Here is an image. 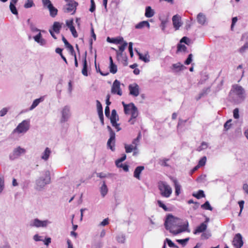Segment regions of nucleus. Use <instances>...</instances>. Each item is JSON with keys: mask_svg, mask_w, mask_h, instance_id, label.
<instances>
[{"mask_svg": "<svg viewBox=\"0 0 248 248\" xmlns=\"http://www.w3.org/2000/svg\"><path fill=\"white\" fill-rule=\"evenodd\" d=\"M144 169L143 166H139L137 167L134 171V177L138 180L140 179V174L142 171Z\"/></svg>", "mask_w": 248, "mask_h": 248, "instance_id": "25", "label": "nucleus"}, {"mask_svg": "<svg viewBox=\"0 0 248 248\" xmlns=\"http://www.w3.org/2000/svg\"><path fill=\"white\" fill-rule=\"evenodd\" d=\"M51 222L48 220H41L36 218L31 220L30 223L31 227H34L36 228L39 227H46L48 224H50Z\"/></svg>", "mask_w": 248, "mask_h": 248, "instance_id": "6", "label": "nucleus"}, {"mask_svg": "<svg viewBox=\"0 0 248 248\" xmlns=\"http://www.w3.org/2000/svg\"><path fill=\"white\" fill-rule=\"evenodd\" d=\"M34 40L40 46H44L46 44V41L43 38L41 31L33 37Z\"/></svg>", "mask_w": 248, "mask_h": 248, "instance_id": "19", "label": "nucleus"}, {"mask_svg": "<svg viewBox=\"0 0 248 248\" xmlns=\"http://www.w3.org/2000/svg\"><path fill=\"white\" fill-rule=\"evenodd\" d=\"M44 100V98L43 96H41L39 98L35 99L34 100H33L32 104L29 108V110H33L40 103L43 102Z\"/></svg>", "mask_w": 248, "mask_h": 248, "instance_id": "30", "label": "nucleus"}, {"mask_svg": "<svg viewBox=\"0 0 248 248\" xmlns=\"http://www.w3.org/2000/svg\"><path fill=\"white\" fill-rule=\"evenodd\" d=\"M62 23H61L58 21H55L52 26L51 29L56 33L58 34L60 33V31L62 28Z\"/></svg>", "mask_w": 248, "mask_h": 248, "instance_id": "26", "label": "nucleus"}, {"mask_svg": "<svg viewBox=\"0 0 248 248\" xmlns=\"http://www.w3.org/2000/svg\"><path fill=\"white\" fill-rule=\"evenodd\" d=\"M62 41L64 44L65 47L68 49L71 55H75V51L74 47L68 42L64 36H62Z\"/></svg>", "mask_w": 248, "mask_h": 248, "instance_id": "22", "label": "nucleus"}, {"mask_svg": "<svg viewBox=\"0 0 248 248\" xmlns=\"http://www.w3.org/2000/svg\"><path fill=\"white\" fill-rule=\"evenodd\" d=\"M181 224L180 222H178L177 225L179 227V228L176 230H171V233L174 235H176L179 233H180L183 232H189L190 230L188 229V223L187 221L186 224H184L183 225H180Z\"/></svg>", "mask_w": 248, "mask_h": 248, "instance_id": "12", "label": "nucleus"}, {"mask_svg": "<svg viewBox=\"0 0 248 248\" xmlns=\"http://www.w3.org/2000/svg\"><path fill=\"white\" fill-rule=\"evenodd\" d=\"M132 111L131 112V117L128 120V122L131 124H134L135 122V119L138 116V110L137 108L135 105H132Z\"/></svg>", "mask_w": 248, "mask_h": 248, "instance_id": "17", "label": "nucleus"}, {"mask_svg": "<svg viewBox=\"0 0 248 248\" xmlns=\"http://www.w3.org/2000/svg\"><path fill=\"white\" fill-rule=\"evenodd\" d=\"M109 71L111 73H112L113 74H115L117 72V66L114 63H112V64H109Z\"/></svg>", "mask_w": 248, "mask_h": 248, "instance_id": "45", "label": "nucleus"}, {"mask_svg": "<svg viewBox=\"0 0 248 248\" xmlns=\"http://www.w3.org/2000/svg\"><path fill=\"white\" fill-rule=\"evenodd\" d=\"M70 107L68 106H64L61 111L62 118L61 123H64L67 122L70 117Z\"/></svg>", "mask_w": 248, "mask_h": 248, "instance_id": "9", "label": "nucleus"}, {"mask_svg": "<svg viewBox=\"0 0 248 248\" xmlns=\"http://www.w3.org/2000/svg\"><path fill=\"white\" fill-rule=\"evenodd\" d=\"M135 50L137 53L138 55L139 56V59L144 62H148L150 61L149 60V56L148 55V54H145L143 55L140 52H139L136 48L135 49Z\"/></svg>", "mask_w": 248, "mask_h": 248, "instance_id": "36", "label": "nucleus"}, {"mask_svg": "<svg viewBox=\"0 0 248 248\" xmlns=\"http://www.w3.org/2000/svg\"><path fill=\"white\" fill-rule=\"evenodd\" d=\"M211 91L210 87L203 88L202 91L200 93L203 97L207 95Z\"/></svg>", "mask_w": 248, "mask_h": 248, "instance_id": "51", "label": "nucleus"}, {"mask_svg": "<svg viewBox=\"0 0 248 248\" xmlns=\"http://www.w3.org/2000/svg\"><path fill=\"white\" fill-rule=\"evenodd\" d=\"M186 69V67L182 64L181 62H177L175 64H173L171 66V70L176 73H179Z\"/></svg>", "mask_w": 248, "mask_h": 248, "instance_id": "20", "label": "nucleus"}, {"mask_svg": "<svg viewBox=\"0 0 248 248\" xmlns=\"http://www.w3.org/2000/svg\"><path fill=\"white\" fill-rule=\"evenodd\" d=\"M232 121V119H229V120H227L225 123V124H224V130L227 131L231 128V125H232V124L231 123Z\"/></svg>", "mask_w": 248, "mask_h": 248, "instance_id": "52", "label": "nucleus"}, {"mask_svg": "<svg viewBox=\"0 0 248 248\" xmlns=\"http://www.w3.org/2000/svg\"><path fill=\"white\" fill-rule=\"evenodd\" d=\"M207 226L205 222H202L200 225L197 226L193 232L194 234H197L201 232H203L207 229Z\"/></svg>", "mask_w": 248, "mask_h": 248, "instance_id": "24", "label": "nucleus"}, {"mask_svg": "<svg viewBox=\"0 0 248 248\" xmlns=\"http://www.w3.org/2000/svg\"><path fill=\"white\" fill-rule=\"evenodd\" d=\"M166 244L168 245L169 247L170 248V239L169 238H166L164 241V243L162 248H166Z\"/></svg>", "mask_w": 248, "mask_h": 248, "instance_id": "62", "label": "nucleus"}, {"mask_svg": "<svg viewBox=\"0 0 248 248\" xmlns=\"http://www.w3.org/2000/svg\"><path fill=\"white\" fill-rule=\"evenodd\" d=\"M206 161V157L205 156H204L202 157L200 160L198 162V166H199L200 168L201 167H202L205 165Z\"/></svg>", "mask_w": 248, "mask_h": 248, "instance_id": "50", "label": "nucleus"}, {"mask_svg": "<svg viewBox=\"0 0 248 248\" xmlns=\"http://www.w3.org/2000/svg\"><path fill=\"white\" fill-rule=\"evenodd\" d=\"M107 129L109 133V138L107 141V147L112 151L115 150V133L109 125L107 126Z\"/></svg>", "mask_w": 248, "mask_h": 248, "instance_id": "4", "label": "nucleus"}, {"mask_svg": "<svg viewBox=\"0 0 248 248\" xmlns=\"http://www.w3.org/2000/svg\"><path fill=\"white\" fill-rule=\"evenodd\" d=\"M78 3L73 0H70L64 8V12L67 13L72 12V14H74L76 11L77 7L78 6Z\"/></svg>", "mask_w": 248, "mask_h": 248, "instance_id": "8", "label": "nucleus"}, {"mask_svg": "<svg viewBox=\"0 0 248 248\" xmlns=\"http://www.w3.org/2000/svg\"><path fill=\"white\" fill-rule=\"evenodd\" d=\"M209 78L208 75L206 73L202 74L200 81L201 84H203Z\"/></svg>", "mask_w": 248, "mask_h": 248, "instance_id": "54", "label": "nucleus"}, {"mask_svg": "<svg viewBox=\"0 0 248 248\" xmlns=\"http://www.w3.org/2000/svg\"><path fill=\"white\" fill-rule=\"evenodd\" d=\"M201 208L203 209L210 211H212L213 209V207L211 206L209 202L208 201H206L203 204L201 205Z\"/></svg>", "mask_w": 248, "mask_h": 248, "instance_id": "43", "label": "nucleus"}, {"mask_svg": "<svg viewBox=\"0 0 248 248\" xmlns=\"http://www.w3.org/2000/svg\"><path fill=\"white\" fill-rule=\"evenodd\" d=\"M141 138V133L139 132L138 134V136L136 138L134 139L132 142V143L134 144V145L136 146V147H138V145L139 144V143L140 142V140Z\"/></svg>", "mask_w": 248, "mask_h": 248, "instance_id": "48", "label": "nucleus"}, {"mask_svg": "<svg viewBox=\"0 0 248 248\" xmlns=\"http://www.w3.org/2000/svg\"><path fill=\"white\" fill-rule=\"evenodd\" d=\"M129 94L137 97L140 94V87L137 83L130 84L128 85Z\"/></svg>", "mask_w": 248, "mask_h": 248, "instance_id": "13", "label": "nucleus"}, {"mask_svg": "<svg viewBox=\"0 0 248 248\" xmlns=\"http://www.w3.org/2000/svg\"><path fill=\"white\" fill-rule=\"evenodd\" d=\"M111 92L113 94H117L120 96L122 95V91L120 88V82L118 80L115 79L114 81Z\"/></svg>", "mask_w": 248, "mask_h": 248, "instance_id": "14", "label": "nucleus"}, {"mask_svg": "<svg viewBox=\"0 0 248 248\" xmlns=\"http://www.w3.org/2000/svg\"><path fill=\"white\" fill-rule=\"evenodd\" d=\"M243 237L240 233H236L233 238L232 245L235 248H241L243 246Z\"/></svg>", "mask_w": 248, "mask_h": 248, "instance_id": "10", "label": "nucleus"}, {"mask_svg": "<svg viewBox=\"0 0 248 248\" xmlns=\"http://www.w3.org/2000/svg\"><path fill=\"white\" fill-rule=\"evenodd\" d=\"M171 180L173 183L175 195L177 197L179 196L183 191L182 186L176 178L171 177Z\"/></svg>", "mask_w": 248, "mask_h": 248, "instance_id": "16", "label": "nucleus"}, {"mask_svg": "<svg viewBox=\"0 0 248 248\" xmlns=\"http://www.w3.org/2000/svg\"><path fill=\"white\" fill-rule=\"evenodd\" d=\"M192 196L198 199L205 197L204 192L202 190H199L196 193H193Z\"/></svg>", "mask_w": 248, "mask_h": 248, "instance_id": "40", "label": "nucleus"}, {"mask_svg": "<svg viewBox=\"0 0 248 248\" xmlns=\"http://www.w3.org/2000/svg\"><path fill=\"white\" fill-rule=\"evenodd\" d=\"M124 147L126 153H130L133 152L134 150H137V147L134 144H124Z\"/></svg>", "mask_w": 248, "mask_h": 248, "instance_id": "34", "label": "nucleus"}, {"mask_svg": "<svg viewBox=\"0 0 248 248\" xmlns=\"http://www.w3.org/2000/svg\"><path fill=\"white\" fill-rule=\"evenodd\" d=\"M247 49H248V42L245 43V44L239 48V52L240 53H243Z\"/></svg>", "mask_w": 248, "mask_h": 248, "instance_id": "57", "label": "nucleus"}, {"mask_svg": "<svg viewBox=\"0 0 248 248\" xmlns=\"http://www.w3.org/2000/svg\"><path fill=\"white\" fill-rule=\"evenodd\" d=\"M107 41L110 43H113L116 45L121 44L124 41V38L122 37H108Z\"/></svg>", "mask_w": 248, "mask_h": 248, "instance_id": "23", "label": "nucleus"}, {"mask_svg": "<svg viewBox=\"0 0 248 248\" xmlns=\"http://www.w3.org/2000/svg\"><path fill=\"white\" fill-rule=\"evenodd\" d=\"M95 10V3L94 0H91V6L89 9V11L93 13Z\"/></svg>", "mask_w": 248, "mask_h": 248, "instance_id": "60", "label": "nucleus"}, {"mask_svg": "<svg viewBox=\"0 0 248 248\" xmlns=\"http://www.w3.org/2000/svg\"><path fill=\"white\" fill-rule=\"evenodd\" d=\"M26 153V150L24 148L18 146L16 148H15L12 153H10L9 155L10 160H14L17 158L21 155L24 154Z\"/></svg>", "mask_w": 248, "mask_h": 248, "instance_id": "7", "label": "nucleus"}, {"mask_svg": "<svg viewBox=\"0 0 248 248\" xmlns=\"http://www.w3.org/2000/svg\"><path fill=\"white\" fill-rule=\"evenodd\" d=\"M34 40L40 46H44L46 44V41L43 38L41 31L33 37Z\"/></svg>", "mask_w": 248, "mask_h": 248, "instance_id": "18", "label": "nucleus"}, {"mask_svg": "<svg viewBox=\"0 0 248 248\" xmlns=\"http://www.w3.org/2000/svg\"><path fill=\"white\" fill-rule=\"evenodd\" d=\"M74 21L73 19L70 20H67L66 21V25L69 29H71V28L74 27Z\"/></svg>", "mask_w": 248, "mask_h": 248, "instance_id": "61", "label": "nucleus"}, {"mask_svg": "<svg viewBox=\"0 0 248 248\" xmlns=\"http://www.w3.org/2000/svg\"><path fill=\"white\" fill-rule=\"evenodd\" d=\"M197 22L199 24L204 25L206 21V16L202 13H200L197 16Z\"/></svg>", "mask_w": 248, "mask_h": 248, "instance_id": "29", "label": "nucleus"}, {"mask_svg": "<svg viewBox=\"0 0 248 248\" xmlns=\"http://www.w3.org/2000/svg\"><path fill=\"white\" fill-rule=\"evenodd\" d=\"M233 115L234 118L235 119H237L239 118V108H235L233 110Z\"/></svg>", "mask_w": 248, "mask_h": 248, "instance_id": "63", "label": "nucleus"}, {"mask_svg": "<svg viewBox=\"0 0 248 248\" xmlns=\"http://www.w3.org/2000/svg\"><path fill=\"white\" fill-rule=\"evenodd\" d=\"M187 50V47L185 45H182L181 44H178L177 46V52H186Z\"/></svg>", "mask_w": 248, "mask_h": 248, "instance_id": "49", "label": "nucleus"}, {"mask_svg": "<svg viewBox=\"0 0 248 248\" xmlns=\"http://www.w3.org/2000/svg\"><path fill=\"white\" fill-rule=\"evenodd\" d=\"M124 107V112L125 114H128L132 111V105H135L133 103H130L128 104H126L124 102H122Z\"/></svg>", "mask_w": 248, "mask_h": 248, "instance_id": "27", "label": "nucleus"}, {"mask_svg": "<svg viewBox=\"0 0 248 248\" xmlns=\"http://www.w3.org/2000/svg\"><path fill=\"white\" fill-rule=\"evenodd\" d=\"M30 30L32 32H40L41 31V32H45V31L44 30H40L39 29H38L37 28H36L34 25L33 24V23H30Z\"/></svg>", "mask_w": 248, "mask_h": 248, "instance_id": "44", "label": "nucleus"}, {"mask_svg": "<svg viewBox=\"0 0 248 248\" xmlns=\"http://www.w3.org/2000/svg\"><path fill=\"white\" fill-rule=\"evenodd\" d=\"M159 19L161 21V23L160 25L161 29L162 31H164L166 27V24L168 22V18H167L166 19H163L161 16H160Z\"/></svg>", "mask_w": 248, "mask_h": 248, "instance_id": "47", "label": "nucleus"}, {"mask_svg": "<svg viewBox=\"0 0 248 248\" xmlns=\"http://www.w3.org/2000/svg\"><path fill=\"white\" fill-rule=\"evenodd\" d=\"M158 187L160 191L161 195L164 197L168 198L170 195V188L167 183L163 181H160L158 183Z\"/></svg>", "mask_w": 248, "mask_h": 248, "instance_id": "5", "label": "nucleus"}, {"mask_svg": "<svg viewBox=\"0 0 248 248\" xmlns=\"http://www.w3.org/2000/svg\"><path fill=\"white\" fill-rule=\"evenodd\" d=\"M16 3L10 2L9 8L11 13L15 15H18V11L16 8Z\"/></svg>", "mask_w": 248, "mask_h": 248, "instance_id": "41", "label": "nucleus"}, {"mask_svg": "<svg viewBox=\"0 0 248 248\" xmlns=\"http://www.w3.org/2000/svg\"><path fill=\"white\" fill-rule=\"evenodd\" d=\"M171 20L175 31L179 30L180 27L183 25L182 17L178 14L173 16L171 18Z\"/></svg>", "mask_w": 248, "mask_h": 248, "instance_id": "11", "label": "nucleus"}, {"mask_svg": "<svg viewBox=\"0 0 248 248\" xmlns=\"http://www.w3.org/2000/svg\"><path fill=\"white\" fill-rule=\"evenodd\" d=\"M116 240L118 243L124 244L126 240L125 233L123 232H119L116 236Z\"/></svg>", "mask_w": 248, "mask_h": 248, "instance_id": "28", "label": "nucleus"}, {"mask_svg": "<svg viewBox=\"0 0 248 248\" xmlns=\"http://www.w3.org/2000/svg\"><path fill=\"white\" fill-rule=\"evenodd\" d=\"M34 5L32 0H27L24 4V6L25 8H29L32 7Z\"/></svg>", "mask_w": 248, "mask_h": 248, "instance_id": "56", "label": "nucleus"}, {"mask_svg": "<svg viewBox=\"0 0 248 248\" xmlns=\"http://www.w3.org/2000/svg\"><path fill=\"white\" fill-rule=\"evenodd\" d=\"M164 226L165 229L170 232V213H169L166 215Z\"/></svg>", "mask_w": 248, "mask_h": 248, "instance_id": "32", "label": "nucleus"}, {"mask_svg": "<svg viewBox=\"0 0 248 248\" xmlns=\"http://www.w3.org/2000/svg\"><path fill=\"white\" fill-rule=\"evenodd\" d=\"M190 42V40L189 39V38H188V37H187L186 36H184L180 40L181 43H184L187 45H188L189 44Z\"/></svg>", "mask_w": 248, "mask_h": 248, "instance_id": "59", "label": "nucleus"}, {"mask_svg": "<svg viewBox=\"0 0 248 248\" xmlns=\"http://www.w3.org/2000/svg\"><path fill=\"white\" fill-rule=\"evenodd\" d=\"M5 187L4 179L3 177H0V194L2 192Z\"/></svg>", "mask_w": 248, "mask_h": 248, "instance_id": "55", "label": "nucleus"}, {"mask_svg": "<svg viewBox=\"0 0 248 248\" xmlns=\"http://www.w3.org/2000/svg\"><path fill=\"white\" fill-rule=\"evenodd\" d=\"M189 240V237L186 238L182 239H176V241L179 244L181 245L183 247H185Z\"/></svg>", "mask_w": 248, "mask_h": 248, "instance_id": "46", "label": "nucleus"}, {"mask_svg": "<svg viewBox=\"0 0 248 248\" xmlns=\"http://www.w3.org/2000/svg\"><path fill=\"white\" fill-rule=\"evenodd\" d=\"M51 152V151L50 149L49 148L46 147L42 153L41 158L45 161L47 160L49 157Z\"/></svg>", "mask_w": 248, "mask_h": 248, "instance_id": "35", "label": "nucleus"}, {"mask_svg": "<svg viewBox=\"0 0 248 248\" xmlns=\"http://www.w3.org/2000/svg\"><path fill=\"white\" fill-rule=\"evenodd\" d=\"M192 57H193L192 54H189L188 55V57L186 58V59L184 63L186 65H189V64H190L192 61Z\"/></svg>", "mask_w": 248, "mask_h": 248, "instance_id": "58", "label": "nucleus"}, {"mask_svg": "<svg viewBox=\"0 0 248 248\" xmlns=\"http://www.w3.org/2000/svg\"><path fill=\"white\" fill-rule=\"evenodd\" d=\"M42 176L36 180V189L38 190H41L51 182L50 173L49 170H44L42 172Z\"/></svg>", "mask_w": 248, "mask_h": 248, "instance_id": "1", "label": "nucleus"}, {"mask_svg": "<svg viewBox=\"0 0 248 248\" xmlns=\"http://www.w3.org/2000/svg\"><path fill=\"white\" fill-rule=\"evenodd\" d=\"M47 8L49 10L50 16L52 17H55L57 15L58 10L55 7H54L53 5L50 7H48Z\"/></svg>", "mask_w": 248, "mask_h": 248, "instance_id": "39", "label": "nucleus"}, {"mask_svg": "<svg viewBox=\"0 0 248 248\" xmlns=\"http://www.w3.org/2000/svg\"><path fill=\"white\" fill-rule=\"evenodd\" d=\"M42 2L44 6L47 8L53 5L50 0H42Z\"/></svg>", "mask_w": 248, "mask_h": 248, "instance_id": "64", "label": "nucleus"}, {"mask_svg": "<svg viewBox=\"0 0 248 248\" xmlns=\"http://www.w3.org/2000/svg\"><path fill=\"white\" fill-rule=\"evenodd\" d=\"M121 45L119 46V50H117L115 48H111L112 49L115 50L116 53V56L118 60L119 59L120 56H123V52L125 50L126 47L127 46L128 43L124 40L123 42H122Z\"/></svg>", "mask_w": 248, "mask_h": 248, "instance_id": "15", "label": "nucleus"}, {"mask_svg": "<svg viewBox=\"0 0 248 248\" xmlns=\"http://www.w3.org/2000/svg\"><path fill=\"white\" fill-rule=\"evenodd\" d=\"M108 189L105 182H103L101 187H100V192L101 196L104 197L108 193Z\"/></svg>", "mask_w": 248, "mask_h": 248, "instance_id": "38", "label": "nucleus"}, {"mask_svg": "<svg viewBox=\"0 0 248 248\" xmlns=\"http://www.w3.org/2000/svg\"><path fill=\"white\" fill-rule=\"evenodd\" d=\"M150 26V25L148 21H142L136 24L135 26V28L137 29H140L144 27H146L149 29Z\"/></svg>", "mask_w": 248, "mask_h": 248, "instance_id": "37", "label": "nucleus"}, {"mask_svg": "<svg viewBox=\"0 0 248 248\" xmlns=\"http://www.w3.org/2000/svg\"><path fill=\"white\" fill-rule=\"evenodd\" d=\"M86 56H87V52L86 51L85 52L84 57L83 58L82 60V63H83V68L81 71V73L84 76H88V62L86 59Z\"/></svg>", "mask_w": 248, "mask_h": 248, "instance_id": "21", "label": "nucleus"}, {"mask_svg": "<svg viewBox=\"0 0 248 248\" xmlns=\"http://www.w3.org/2000/svg\"><path fill=\"white\" fill-rule=\"evenodd\" d=\"M96 107H97V110L98 115H103V107L100 103V102L97 100L96 101Z\"/></svg>", "mask_w": 248, "mask_h": 248, "instance_id": "42", "label": "nucleus"}, {"mask_svg": "<svg viewBox=\"0 0 248 248\" xmlns=\"http://www.w3.org/2000/svg\"><path fill=\"white\" fill-rule=\"evenodd\" d=\"M157 204H158V205L160 207L163 208L164 211H169V208H168L167 207V206L161 201L158 200L157 201Z\"/></svg>", "mask_w": 248, "mask_h": 248, "instance_id": "53", "label": "nucleus"}, {"mask_svg": "<svg viewBox=\"0 0 248 248\" xmlns=\"http://www.w3.org/2000/svg\"><path fill=\"white\" fill-rule=\"evenodd\" d=\"M30 121L29 120H24L19 123L16 127L13 130V133L18 134L25 133L30 129Z\"/></svg>", "mask_w": 248, "mask_h": 248, "instance_id": "3", "label": "nucleus"}, {"mask_svg": "<svg viewBox=\"0 0 248 248\" xmlns=\"http://www.w3.org/2000/svg\"><path fill=\"white\" fill-rule=\"evenodd\" d=\"M233 88L234 89V92L236 93V94L239 98V99H235L233 97L232 98V100L234 103L238 104L243 101L245 98V90L244 88L239 85H235L233 86Z\"/></svg>", "mask_w": 248, "mask_h": 248, "instance_id": "2", "label": "nucleus"}, {"mask_svg": "<svg viewBox=\"0 0 248 248\" xmlns=\"http://www.w3.org/2000/svg\"><path fill=\"white\" fill-rule=\"evenodd\" d=\"M155 11L152 9L150 6H146L145 8V16L146 17L150 18L153 17L155 15Z\"/></svg>", "mask_w": 248, "mask_h": 248, "instance_id": "31", "label": "nucleus"}, {"mask_svg": "<svg viewBox=\"0 0 248 248\" xmlns=\"http://www.w3.org/2000/svg\"><path fill=\"white\" fill-rule=\"evenodd\" d=\"M109 118L110 119L111 123H112V122L114 123L119 121V116L117 114V111L115 109H114L112 110L111 116H109Z\"/></svg>", "mask_w": 248, "mask_h": 248, "instance_id": "33", "label": "nucleus"}]
</instances>
